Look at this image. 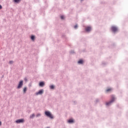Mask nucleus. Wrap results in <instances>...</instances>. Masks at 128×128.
I'll list each match as a JSON object with an SVG mask.
<instances>
[{"instance_id":"nucleus-4","label":"nucleus","mask_w":128,"mask_h":128,"mask_svg":"<svg viewBox=\"0 0 128 128\" xmlns=\"http://www.w3.org/2000/svg\"><path fill=\"white\" fill-rule=\"evenodd\" d=\"M111 30L114 32H118V28L114 26H113L111 28Z\"/></svg>"},{"instance_id":"nucleus-23","label":"nucleus","mask_w":128,"mask_h":128,"mask_svg":"<svg viewBox=\"0 0 128 128\" xmlns=\"http://www.w3.org/2000/svg\"><path fill=\"white\" fill-rule=\"evenodd\" d=\"M24 80H26V78H24Z\"/></svg>"},{"instance_id":"nucleus-10","label":"nucleus","mask_w":128,"mask_h":128,"mask_svg":"<svg viewBox=\"0 0 128 128\" xmlns=\"http://www.w3.org/2000/svg\"><path fill=\"white\" fill-rule=\"evenodd\" d=\"M68 122L69 123H72V122H74V120H72V119H70L68 120Z\"/></svg>"},{"instance_id":"nucleus-7","label":"nucleus","mask_w":128,"mask_h":128,"mask_svg":"<svg viewBox=\"0 0 128 128\" xmlns=\"http://www.w3.org/2000/svg\"><path fill=\"white\" fill-rule=\"evenodd\" d=\"M86 32H90V30H92V28L90 26H88L86 28Z\"/></svg>"},{"instance_id":"nucleus-15","label":"nucleus","mask_w":128,"mask_h":128,"mask_svg":"<svg viewBox=\"0 0 128 128\" xmlns=\"http://www.w3.org/2000/svg\"><path fill=\"white\" fill-rule=\"evenodd\" d=\"M34 116H35L34 114H32V115H31V116H30V118H32Z\"/></svg>"},{"instance_id":"nucleus-1","label":"nucleus","mask_w":128,"mask_h":128,"mask_svg":"<svg viewBox=\"0 0 128 128\" xmlns=\"http://www.w3.org/2000/svg\"><path fill=\"white\" fill-rule=\"evenodd\" d=\"M116 100V98H114V96H111V100L109 102H106V106H110Z\"/></svg>"},{"instance_id":"nucleus-20","label":"nucleus","mask_w":128,"mask_h":128,"mask_svg":"<svg viewBox=\"0 0 128 128\" xmlns=\"http://www.w3.org/2000/svg\"><path fill=\"white\" fill-rule=\"evenodd\" d=\"M14 62L12 61H10V64H12Z\"/></svg>"},{"instance_id":"nucleus-6","label":"nucleus","mask_w":128,"mask_h":128,"mask_svg":"<svg viewBox=\"0 0 128 128\" xmlns=\"http://www.w3.org/2000/svg\"><path fill=\"white\" fill-rule=\"evenodd\" d=\"M44 94V90H39L38 92H36V96H38V94Z\"/></svg>"},{"instance_id":"nucleus-11","label":"nucleus","mask_w":128,"mask_h":128,"mask_svg":"<svg viewBox=\"0 0 128 128\" xmlns=\"http://www.w3.org/2000/svg\"><path fill=\"white\" fill-rule=\"evenodd\" d=\"M84 62V60H80L78 62V64H82Z\"/></svg>"},{"instance_id":"nucleus-12","label":"nucleus","mask_w":128,"mask_h":128,"mask_svg":"<svg viewBox=\"0 0 128 128\" xmlns=\"http://www.w3.org/2000/svg\"><path fill=\"white\" fill-rule=\"evenodd\" d=\"M50 88L51 90H54V85H52L50 86Z\"/></svg>"},{"instance_id":"nucleus-2","label":"nucleus","mask_w":128,"mask_h":128,"mask_svg":"<svg viewBox=\"0 0 128 128\" xmlns=\"http://www.w3.org/2000/svg\"><path fill=\"white\" fill-rule=\"evenodd\" d=\"M45 114L46 116H48V118H54V116H52V113L48 111L45 112Z\"/></svg>"},{"instance_id":"nucleus-18","label":"nucleus","mask_w":128,"mask_h":128,"mask_svg":"<svg viewBox=\"0 0 128 128\" xmlns=\"http://www.w3.org/2000/svg\"><path fill=\"white\" fill-rule=\"evenodd\" d=\"M74 28H78V24L75 25Z\"/></svg>"},{"instance_id":"nucleus-3","label":"nucleus","mask_w":128,"mask_h":128,"mask_svg":"<svg viewBox=\"0 0 128 128\" xmlns=\"http://www.w3.org/2000/svg\"><path fill=\"white\" fill-rule=\"evenodd\" d=\"M24 84V81L22 80H21L19 82V84L18 85V88H22V86Z\"/></svg>"},{"instance_id":"nucleus-9","label":"nucleus","mask_w":128,"mask_h":128,"mask_svg":"<svg viewBox=\"0 0 128 128\" xmlns=\"http://www.w3.org/2000/svg\"><path fill=\"white\" fill-rule=\"evenodd\" d=\"M27 90H28V88H26V87L24 88L23 90V92H24V94H26V92Z\"/></svg>"},{"instance_id":"nucleus-19","label":"nucleus","mask_w":128,"mask_h":128,"mask_svg":"<svg viewBox=\"0 0 128 128\" xmlns=\"http://www.w3.org/2000/svg\"><path fill=\"white\" fill-rule=\"evenodd\" d=\"M2 5L0 4V10H2Z\"/></svg>"},{"instance_id":"nucleus-5","label":"nucleus","mask_w":128,"mask_h":128,"mask_svg":"<svg viewBox=\"0 0 128 128\" xmlns=\"http://www.w3.org/2000/svg\"><path fill=\"white\" fill-rule=\"evenodd\" d=\"M24 122V119H20V120H16V124H21V123Z\"/></svg>"},{"instance_id":"nucleus-13","label":"nucleus","mask_w":128,"mask_h":128,"mask_svg":"<svg viewBox=\"0 0 128 128\" xmlns=\"http://www.w3.org/2000/svg\"><path fill=\"white\" fill-rule=\"evenodd\" d=\"M112 90V88H108L106 90V92H110Z\"/></svg>"},{"instance_id":"nucleus-17","label":"nucleus","mask_w":128,"mask_h":128,"mask_svg":"<svg viewBox=\"0 0 128 128\" xmlns=\"http://www.w3.org/2000/svg\"><path fill=\"white\" fill-rule=\"evenodd\" d=\"M61 20H64V16H60Z\"/></svg>"},{"instance_id":"nucleus-8","label":"nucleus","mask_w":128,"mask_h":128,"mask_svg":"<svg viewBox=\"0 0 128 128\" xmlns=\"http://www.w3.org/2000/svg\"><path fill=\"white\" fill-rule=\"evenodd\" d=\"M40 86H44V82H40L39 84Z\"/></svg>"},{"instance_id":"nucleus-16","label":"nucleus","mask_w":128,"mask_h":128,"mask_svg":"<svg viewBox=\"0 0 128 128\" xmlns=\"http://www.w3.org/2000/svg\"><path fill=\"white\" fill-rule=\"evenodd\" d=\"M14 2H20V0H14Z\"/></svg>"},{"instance_id":"nucleus-22","label":"nucleus","mask_w":128,"mask_h":128,"mask_svg":"<svg viewBox=\"0 0 128 128\" xmlns=\"http://www.w3.org/2000/svg\"><path fill=\"white\" fill-rule=\"evenodd\" d=\"M0 126H2V122H0Z\"/></svg>"},{"instance_id":"nucleus-14","label":"nucleus","mask_w":128,"mask_h":128,"mask_svg":"<svg viewBox=\"0 0 128 128\" xmlns=\"http://www.w3.org/2000/svg\"><path fill=\"white\" fill-rule=\"evenodd\" d=\"M31 40H34V36H32Z\"/></svg>"},{"instance_id":"nucleus-21","label":"nucleus","mask_w":128,"mask_h":128,"mask_svg":"<svg viewBox=\"0 0 128 128\" xmlns=\"http://www.w3.org/2000/svg\"><path fill=\"white\" fill-rule=\"evenodd\" d=\"M40 116V114H38L36 115V116H37V117H38V116Z\"/></svg>"}]
</instances>
